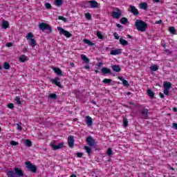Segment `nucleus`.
<instances>
[{"label":"nucleus","instance_id":"1","mask_svg":"<svg viewBox=\"0 0 177 177\" xmlns=\"http://www.w3.org/2000/svg\"><path fill=\"white\" fill-rule=\"evenodd\" d=\"M8 177H23L24 176V172L20 168H14V171L10 170L7 172Z\"/></svg>","mask_w":177,"mask_h":177},{"label":"nucleus","instance_id":"2","mask_svg":"<svg viewBox=\"0 0 177 177\" xmlns=\"http://www.w3.org/2000/svg\"><path fill=\"white\" fill-rule=\"evenodd\" d=\"M135 26L138 31H141L142 32L146 31V28H147V24L146 22L137 19L135 23Z\"/></svg>","mask_w":177,"mask_h":177},{"label":"nucleus","instance_id":"3","mask_svg":"<svg viewBox=\"0 0 177 177\" xmlns=\"http://www.w3.org/2000/svg\"><path fill=\"white\" fill-rule=\"evenodd\" d=\"M26 38L32 48H35V46H37V41L34 39V35L32 32H28L26 35Z\"/></svg>","mask_w":177,"mask_h":177},{"label":"nucleus","instance_id":"4","mask_svg":"<svg viewBox=\"0 0 177 177\" xmlns=\"http://www.w3.org/2000/svg\"><path fill=\"white\" fill-rule=\"evenodd\" d=\"M38 27L39 30L42 31V32H45V30H48V32H52V27H50V26H49V24L46 23H44V22L39 23L38 25Z\"/></svg>","mask_w":177,"mask_h":177},{"label":"nucleus","instance_id":"5","mask_svg":"<svg viewBox=\"0 0 177 177\" xmlns=\"http://www.w3.org/2000/svg\"><path fill=\"white\" fill-rule=\"evenodd\" d=\"M163 93L164 95H166V96H168L169 95V89L172 88V84L169 82H165L163 83Z\"/></svg>","mask_w":177,"mask_h":177},{"label":"nucleus","instance_id":"6","mask_svg":"<svg viewBox=\"0 0 177 177\" xmlns=\"http://www.w3.org/2000/svg\"><path fill=\"white\" fill-rule=\"evenodd\" d=\"M25 164L26 167L28 168V171H30V172H33L34 174L37 172V166L33 165V164L31 163V162L28 160L25 162Z\"/></svg>","mask_w":177,"mask_h":177},{"label":"nucleus","instance_id":"7","mask_svg":"<svg viewBox=\"0 0 177 177\" xmlns=\"http://www.w3.org/2000/svg\"><path fill=\"white\" fill-rule=\"evenodd\" d=\"M57 30L61 35H64V37H66V38H71V37H73V35L70 33V32L65 30L62 27H57Z\"/></svg>","mask_w":177,"mask_h":177},{"label":"nucleus","instance_id":"8","mask_svg":"<svg viewBox=\"0 0 177 177\" xmlns=\"http://www.w3.org/2000/svg\"><path fill=\"white\" fill-rule=\"evenodd\" d=\"M129 12L133 13L134 16H138V15H139V10H138L135 6H129Z\"/></svg>","mask_w":177,"mask_h":177},{"label":"nucleus","instance_id":"9","mask_svg":"<svg viewBox=\"0 0 177 177\" xmlns=\"http://www.w3.org/2000/svg\"><path fill=\"white\" fill-rule=\"evenodd\" d=\"M122 13V12H121V10L116 9V11H113L112 12V17L113 19H120L121 17Z\"/></svg>","mask_w":177,"mask_h":177},{"label":"nucleus","instance_id":"10","mask_svg":"<svg viewBox=\"0 0 177 177\" xmlns=\"http://www.w3.org/2000/svg\"><path fill=\"white\" fill-rule=\"evenodd\" d=\"M86 142H87V145L91 147H93V146H95V145H96V142L95 141V140L91 137L88 136L86 138Z\"/></svg>","mask_w":177,"mask_h":177},{"label":"nucleus","instance_id":"11","mask_svg":"<svg viewBox=\"0 0 177 177\" xmlns=\"http://www.w3.org/2000/svg\"><path fill=\"white\" fill-rule=\"evenodd\" d=\"M50 146H51L53 149L59 150V149H62L63 147V146H64V143L61 142L59 145H56L55 142H53V143L50 144Z\"/></svg>","mask_w":177,"mask_h":177},{"label":"nucleus","instance_id":"12","mask_svg":"<svg viewBox=\"0 0 177 177\" xmlns=\"http://www.w3.org/2000/svg\"><path fill=\"white\" fill-rule=\"evenodd\" d=\"M68 145L69 147L73 149L74 147V136H69L68 138Z\"/></svg>","mask_w":177,"mask_h":177},{"label":"nucleus","instance_id":"13","mask_svg":"<svg viewBox=\"0 0 177 177\" xmlns=\"http://www.w3.org/2000/svg\"><path fill=\"white\" fill-rule=\"evenodd\" d=\"M86 124L87 127H92L93 125V120H92V118H91V116H86Z\"/></svg>","mask_w":177,"mask_h":177},{"label":"nucleus","instance_id":"14","mask_svg":"<svg viewBox=\"0 0 177 177\" xmlns=\"http://www.w3.org/2000/svg\"><path fill=\"white\" fill-rule=\"evenodd\" d=\"M122 53V49L118 48V49H113L111 51V55L113 56H117V55H121Z\"/></svg>","mask_w":177,"mask_h":177},{"label":"nucleus","instance_id":"15","mask_svg":"<svg viewBox=\"0 0 177 177\" xmlns=\"http://www.w3.org/2000/svg\"><path fill=\"white\" fill-rule=\"evenodd\" d=\"M60 78L59 77H55V79H53L51 80L52 83L56 85L57 86H59V88H62V84H60Z\"/></svg>","mask_w":177,"mask_h":177},{"label":"nucleus","instance_id":"16","mask_svg":"<svg viewBox=\"0 0 177 177\" xmlns=\"http://www.w3.org/2000/svg\"><path fill=\"white\" fill-rule=\"evenodd\" d=\"M141 115H142V118H144V120H146V118L149 117V110L144 109L141 111Z\"/></svg>","mask_w":177,"mask_h":177},{"label":"nucleus","instance_id":"17","mask_svg":"<svg viewBox=\"0 0 177 177\" xmlns=\"http://www.w3.org/2000/svg\"><path fill=\"white\" fill-rule=\"evenodd\" d=\"M52 69L57 74V75H63V72L61 68L53 67Z\"/></svg>","mask_w":177,"mask_h":177},{"label":"nucleus","instance_id":"18","mask_svg":"<svg viewBox=\"0 0 177 177\" xmlns=\"http://www.w3.org/2000/svg\"><path fill=\"white\" fill-rule=\"evenodd\" d=\"M88 3H90L91 8H99V3L96 1H89Z\"/></svg>","mask_w":177,"mask_h":177},{"label":"nucleus","instance_id":"19","mask_svg":"<svg viewBox=\"0 0 177 177\" xmlns=\"http://www.w3.org/2000/svg\"><path fill=\"white\" fill-rule=\"evenodd\" d=\"M118 80L122 81V82L124 86H129V83L128 82V81H127L125 79H124V77L119 76Z\"/></svg>","mask_w":177,"mask_h":177},{"label":"nucleus","instance_id":"20","mask_svg":"<svg viewBox=\"0 0 177 177\" xmlns=\"http://www.w3.org/2000/svg\"><path fill=\"white\" fill-rule=\"evenodd\" d=\"M111 68L115 73H120V71H121L120 65H112Z\"/></svg>","mask_w":177,"mask_h":177},{"label":"nucleus","instance_id":"21","mask_svg":"<svg viewBox=\"0 0 177 177\" xmlns=\"http://www.w3.org/2000/svg\"><path fill=\"white\" fill-rule=\"evenodd\" d=\"M101 71L104 74H111V70H110V68H106V67L102 68Z\"/></svg>","mask_w":177,"mask_h":177},{"label":"nucleus","instance_id":"22","mask_svg":"<svg viewBox=\"0 0 177 177\" xmlns=\"http://www.w3.org/2000/svg\"><path fill=\"white\" fill-rule=\"evenodd\" d=\"M80 57L82 60L84 62V63H86V64L89 63V58L86 57V55L82 54L80 55Z\"/></svg>","mask_w":177,"mask_h":177},{"label":"nucleus","instance_id":"23","mask_svg":"<svg viewBox=\"0 0 177 177\" xmlns=\"http://www.w3.org/2000/svg\"><path fill=\"white\" fill-rule=\"evenodd\" d=\"M119 42H120V45H122V46H127L128 45V41L122 37L120 38Z\"/></svg>","mask_w":177,"mask_h":177},{"label":"nucleus","instance_id":"24","mask_svg":"<svg viewBox=\"0 0 177 177\" xmlns=\"http://www.w3.org/2000/svg\"><path fill=\"white\" fill-rule=\"evenodd\" d=\"M140 8L143 10H147V3L143 2L140 4Z\"/></svg>","mask_w":177,"mask_h":177},{"label":"nucleus","instance_id":"25","mask_svg":"<svg viewBox=\"0 0 177 177\" xmlns=\"http://www.w3.org/2000/svg\"><path fill=\"white\" fill-rule=\"evenodd\" d=\"M83 42H84L85 44H86L87 45H88V46H93L95 45V44H93L92 41H91L89 39H84L83 40Z\"/></svg>","mask_w":177,"mask_h":177},{"label":"nucleus","instance_id":"26","mask_svg":"<svg viewBox=\"0 0 177 177\" xmlns=\"http://www.w3.org/2000/svg\"><path fill=\"white\" fill-rule=\"evenodd\" d=\"M27 60L28 58L26 55H21L19 57V62H21V63H24V62H27Z\"/></svg>","mask_w":177,"mask_h":177},{"label":"nucleus","instance_id":"27","mask_svg":"<svg viewBox=\"0 0 177 177\" xmlns=\"http://www.w3.org/2000/svg\"><path fill=\"white\" fill-rule=\"evenodd\" d=\"M54 5H55V6H62L63 5V0H55V1L54 2Z\"/></svg>","mask_w":177,"mask_h":177},{"label":"nucleus","instance_id":"28","mask_svg":"<svg viewBox=\"0 0 177 177\" xmlns=\"http://www.w3.org/2000/svg\"><path fill=\"white\" fill-rule=\"evenodd\" d=\"M97 37L99 39H104V35L102 34L101 31H97Z\"/></svg>","mask_w":177,"mask_h":177},{"label":"nucleus","instance_id":"29","mask_svg":"<svg viewBox=\"0 0 177 177\" xmlns=\"http://www.w3.org/2000/svg\"><path fill=\"white\" fill-rule=\"evenodd\" d=\"M2 27L3 28H9V22H8L7 21H3L2 22Z\"/></svg>","mask_w":177,"mask_h":177},{"label":"nucleus","instance_id":"30","mask_svg":"<svg viewBox=\"0 0 177 177\" xmlns=\"http://www.w3.org/2000/svg\"><path fill=\"white\" fill-rule=\"evenodd\" d=\"M150 70L151 71H157V70H158V66L153 64L150 66Z\"/></svg>","mask_w":177,"mask_h":177},{"label":"nucleus","instance_id":"31","mask_svg":"<svg viewBox=\"0 0 177 177\" xmlns=\"http://www.w3.org/2000/svg\"><path fill=\"white\" fill-rule=\"evenodd\" d=\"M147 92L148 96H149L150 97H154V92H153L151 89H148Z\"/></svg>","mask_w":177,"mask_h":177},{"label":"nucleus","instance_id":"32","mask_svg":"<svg viewBox=\"0 0 177 177\" xmlns=\"http://www.w3.org/2000/svg\"><path fill=\"white\" fill-rule=\"evenodd\" d=\"M169 32H171V34H173L174 35L176 34V30H175V28L174 26L170 27L169 28Z\"/></svg>","mask_w":177,"mask_h":177},{"label":"nucleus","instance_id":"33","mask_svg":"<svg viewBox=\"0 0 177 177\" xmlns=\"http://www.w3.org/2000/svg\"><path fill=\"white\" fill-rule=\"evenodd\" d=\"M25 143H26V146H27V147H31V146H32V142H31V140H26Z\"/></svg>","mask_w":177,"mask_h":177},{"label":"nucleus","instance_id":"34","mask_svg":"<svg viewBox=\"0 0 177 177\" xmlns=\"http://www.w3.org/2000/svg\"><path fill=\"white\" fill-rule=\"evenodd\" d=\"M106 154L109 156V157H111V156H113V149H111V148H108Z\"/></svg>","mask_w":177,"mask_h":177},{"label":"nucleus","instance_id":"35","mask_svg":"<svg viewBox=\"0 0 177 177\" xmlns=\"http://www.w3.org/2000/svg\"><path fill=\"white\" fill-rule=\"evenodd\" d=\"M3 68H4V70H9V68H10V65L9 64V63L5 62L3 64Z\"/></svg>","mask_w":177,"mask_h":177},{"label":"nucleus","instance_id":"36","mask_svg":"<svg viewBox=\"0 0 177 177\" xmlns=\"http://www.w3.org/2000/svg\"><path fill=\"white\" fill-rule=\"evenodd\" d=\"M120 23L121 24H127V23H128V19L125 17H122L120 19Z\"/></svg>","mask_w":177,"mask_h":177},{"label":"nucleus","instance_id":"37","mask_svg":"<svg viewBox=\"0 0 177 177\" xmlns=\"http://www.w3.org/2000/svg\"><path fill=\"white\" fill-rule=\"evenodd\" d=\"M111 81L113 80H111V79H104L102 82L104 84H108V85H110L111 84Z\"/></svg>","mask_w":177,"mask_h":177},{"label":"nucleus","instance_id":"38","mask_svg":"<svg viewBox=\"0 0 177 177\" xmlns=\"http://www.w3.org/2000/svg\"><path fill=\"white\" fill-rule=\"evenodd\" d=\"M84 149L86 150L88 156H91V152L92 151V149L89 147H86V146L84 147Z\"/></svg>","mask_w":177,"mask_h":177},{"label":"nucleus","instance_id":"39","mask_svg":"<svg viewBox=\"0 0 177 177\" xmlns=\"http://www.w3.org/2000/svg\"><path fill=\"white\" fill-rule=\"evenodd\" d=\"M123 124L124 128H127V127H128V119H127V118H123Z\"/></svg>","mask_w":177,"mask_h":177},{"label":"nucleus","instance_id":"40","mask_svg":"<svg viewBox=\"0 0 177 177\" xmlns=\"http://www.w3.org/2000/svg\"><path fill=\"white\" fill-rule=\"evenodd\" d=\"M85 17L87 20H91V19H92V15H91V13L87 12L85 14Z\"/></svg>","mask_w":177,"mask_h":177},{"label":"nucleus","instance_id":"41","mask_svg":"<svg viewBox=\"0 0 177 177\" xmlns=\"http://www.w3.org/2000/svg\"><path fill=\"white\" fill-rule=\"evenodd\" d=\"M48 97H50V99H57V95H56V94L50 93L48 95Z\"/></svg>","mask_w":177,"mask_h":177},{"label":"nucleus","instance_id":"42","mask_svg":"<svg viewBox=\"0 0 177 177\" xmlns=\"http://www.w3.org/2000/svg\"><path fill=\"white\" fill-rule=\"evenodd\" d=\"M58 20H62V21H64V22L67 21V19L64 18V17L63 16L58 17Z\"/></svg>","mask_w":177,"mask_h":177},{"label":"nucleus","instance_id":"43","mask_svg":"<svg viewBox=\"0 0 177 177\" xmlns=\"http://www.w3.org/2000/svg\"><path fill=\"white\" fill-rule=\"evenodd\" d=\"M45 7L46 9H51L52 8V5L49 3H45Z\"/></svg>","mask_w":177,"mask_h":177},{"label":"nucleus","instance_id":"44","mask_svg":"<svg viewBox=\"0 0 177 177\" xmlns=\"http://www.w3.org/2000/svg\"><path fill=\"white\" fill-rule=\"evenodd\" d=\"M15 101L17 102V104H21V101H20V97H16Z\"/></svg>","mask_w":177,"mask_h":177},{"label":"nucleus","instance_id":"45","mask_svg":"<svg viewBox=\"0 0 177 177\" xmlns=\"http://www.w3.org/2000/svg\"><path fill=\"white\" fill-rule=\"evenodd\" d=\"M165 53H166V55H172V50L165 49Z\"/></svg>","mask_w":177,"mask_h":177},{"label":"nucleus","instance_id":"46","mask_svg":"<svg viewBox=\"0 0 177 177\" xmlns=\"http://www.w3.org/2000/svg\"><path fill=\"white\" fill-rule=\"evenodd\" d=\"M10 145H11V146H17V145H19V142H17L16 141H14V140H12L10 142Z\"/></svg>","mask_w":177,"mask_h":177},{"label":"nucleus","instance_id":"47","mask_svg":"<svg viewBox=\"0 0 177 177\" xmlns=\"http://www.w3.org/2000/svg\"><path fill=\"white\" fill-rule=\"evenodd\" d=\"M113 37H115V39H120V35L117 32L113 33Z\"/></svg>","mask_w":177,"mask_h":177},{"label":"nucleus","instance_id":"48","mask_svg":"<svg viewBox=\"0 0 177 177\" xmlns=\"http://www.w3.org/2000/svg\"><path fill=\"white\" fill-rule=\"evenodd\" d=\"M8 109H12L15 108V105L12 103H10L8 104Z\"/></svg>","mask_w":177,"mask_h":177},{"label":"nucleus","instance_id":"49","mask_svg":"<svg viewBox=\"0 0 177 177\" xmlns=\"http://www.w3.org/2000/svg\"><path fill=\"white\" fill-rule=\"evenodd\" d=\"M17 129H18V131H21L23 128L21 127V124H17Z\"/></svg>","mask_w":177,"mask_h":177},{"label":"nucleus","instance_id":"50","mask_svg":"<svg viewBox=\"0 0 177 177\" xmlns=\"http://www.w3.org/2000/svg\"><path fill=\"white\" fill-rule=\"evenodd\" d=\"M6 46L8 48H10V46H13V43H12V42L7 43Z\"/></svg>","mask_w":177,"mask_h":177},{"label":"nucleus","instance_id":"51","mask_svg":"<svg viewBox=\"0 0 177 177\" xmlns=\"http://www.w3.org/2000/svg\"><path fill=\"white\" fill-rule=\"evenodd\" d=\"M161 23H162V20H159V21H156V22H155V24H161Z\"/></svg>","mask_w":177,"mask_h":177},{"label":"nucleus","instance_id":"52","mask_svg":"<svg viewBox=\"0 0 177 177\" xmlns=\"http://www.w3.org/2000/svg\"><path fill=\"white\" fill-rule=\"evenodd\" d=\"M77 156L79 158L82 157V153H80V152L77 153Z\"/></svg>","mask_w":177,"mask_h":177},{"label":"nucleus","instance_id":"53","mask_svg":"<svg viewBox=\"0 0 177 177\" xmlns=\"http://www.w3.org/2000/svg\"><path fill=\"white\" fill-rule=\"evenodd\" d=\"M159 96L161 97V99H164L165 97L164 94L162 93H160Z\"/></svg>","mask_w":177,"mask_h":177},{"label":"nucleus","instance_id":"54","mask_svg":"<svg viewBox=\"0 0 177 177\" xmlns=\"http://www.w3.org/2000/svg\"><path fill=\"white\" fill-rule=\"evenodd\" d=\"M173 128H174V129H177V123H173Z\"/></svg>","mask_w":177,"mask_h":177},{"label":"nucleus","instance_id":"55","mask_svg":"<svg viewBox=\"0 0 177 177\" xmlns=\"http://www.w3.org/2000/svg\"><path fill=\"white\" fill-rule=\"evenodd\" d=\"M84 68H86V70H89V68H91V66H89V65H86L84 66Z\"/></svg>","mask_w":177,"mask_h":177},{"label":"nucleus","instance_id":"56","mask_svg":"<svg viewBox=\"0 0 177 177\" xmlns=\"http://www.w3.org/2000/svg\"><path fill=\"white\" fill-rule=\"evenodd\" d=\"M116 26L118 27V28H122V26H121L120 24H118Z\"/></svg>","mask_w":177,"mask_h":177},{"label":"nucleus","instance_id":"57","mask_svg":"<svg viewBox=\"0 0 177 177\" xmlns=\"http://www.w3.org/2000/svg\"><path fill=\"white\" fill-rule=\"evenodd\" d=\"M128 38H129L130 39H132V36H131L130 35H127Z\"/></svg>","mask_w":177,"mask_h":177},{"label":"nucleus","instance_id":"58","mask_svg":"<svg viewBox=\"0 0 177 177\" xmlns=\"http://www.w3.org/2000/svg\"><path fill=\"white\" fill-rule=\"evenodd\" d=\"M173 111H174V112H176L177 111V109L176 108H173Z\"/></svg>","mask_w":177,"mask_h":177},{"label":"nucleus","instance_id":"59","mask_svg":"<svg viewBox=\"0 0 177 177\" xmlns=\"http://www.w3.org/2000/svg\"><path fill=\"white\" fill-rule=\"evenodd\" d=\"M71 177H77V176L75 174H72L71 175Z\"/></svg>","mask_w":177,"mask_h":177},{"label":"nucleus","instance_id":"60","mask_svg":"<svg viewBox=\"0 0 177 177\" xmlns=\"http://www.w3.org/2000/svg\"><path fill=\"white\" fill-rule=\"evenodd\" d=\"M153 2L158 3V2H160V0H153Z\"/></svg>","mask_w":177,"mask_h":177},{"label":"nucleus","instance_id":"61","mask_svg":"<svg viewBox=\"0 0 177 177\" xmlns=\"http://www.w3.org/2000/svg\"><path fill=\"white\" fill-rule=\"evenodd\" d=\"M127 95L129 96V95H131V92H127Z\"/></svg>","mask_w":177,"mask_h":177},{"label":"nucleus","instance_id":"62","mask_svg":"<svg viewBox=\"0 0 177 177\" xmlns=\"http://www.w3.org/2000/svg\"><path fill=\"white\" fill-rule=\"evenodd\" d=\"M93 104H96V102L92 101Z\"/></svg>","mask_w":177,"mask_h":177},{"label":"nucleus","instance_id":"63","mask_svg":"<svg viewBox=\"0 0 177 177\" xmlns=\"http://www.w3.org/2000/svg\"><path fill=\"white\" fill-rule=\"evenodd\" d=\"M95 74H97L99 73V71H95Z\"/></svg>","mask_w":177,"mask_h":177},{"label":"nucleus","instance_id":"64","mask_svg":"<svg viewBox=\"0 0 177 177\" xmlns=\"http://www.w3.org/2000/svg\"><path fill=\"white\" fill-rule=\"evenodd\" d=\"M101 65H102V63L100 62V63H99V66H101Z\"/></svg>","mask_w":177,"mask_h":177}]
</instances>
